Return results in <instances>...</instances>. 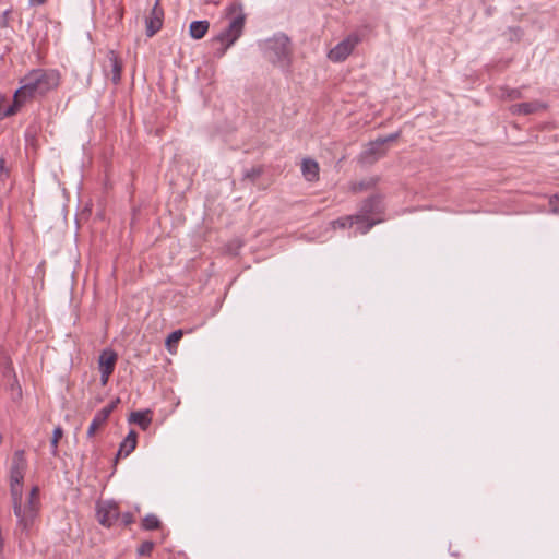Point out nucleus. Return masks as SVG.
I'll use <instances>...</instances> for the list:
<instances>
[{
  "instance_id": "nucleus-1",
  "label": "nucleus",
  "mask_w": 559,
  "mask_h": 559,
  "mask_svg": "<svg viewBox=\"0 0 559 559\" xmlns=\"http://www.w3.org/2000/svg\"><path fill=\"white\" fill-rule=\"evenodd\" d=\"M21 86L14 98L23 106L28 99L41 97L56 90L60 84V73L53 69H33L20 81Z\"/></svg>"
},
{
  "instance_id": "nucleus-2",
  "label": "nucleus",
  "mask_w": 559,
  "mask_h": 559,
  "mask_svg": "<svg viewBox=\"0 0 559 559\" xmlns=\"http://www.w3.org/2000/svg\"><path fill=\"white\" fill-rule=\"evenodd\" d=\"M226 17L230 20L228 26L213 38V41L221 44L216 57L221 58L227 49L233 46L242 35L246 24V13L240 2H234L226 8Z\"/></svg>"
},
{
  "instance_id": "nucleus-3",
  "label": "nucleus",
  "mask_w": 559,
  "mask_h": 559,
  "mask_svg": "<svg viewBox=\"0 0 559 559\" xmlns=\"http://www.w3.org/2000/svg\"><path fill=\"white\" fill-rule=\"evenodd\" d=\"M39 511V488L37 486L33 487L29 496L27 498V502L25 506H22V512L17 518L16 527L14 530V534L19 539L20 545L25 542L26 538L29 537L31 530L34 525V522L38 515Z\"/></svg>"
},
{
  "instance_id": "nucleus-4",
  "label": "nucleus",
  "mask_w": 559,
  "mask_h": 559,
  "mask_svg": "<svg viewBox=\"0 0 559 559\" xmlns=\"http://www.w3.org/2000/svg\"><path fill=\"white\" fill-rule=\"evenodd\" d=\"M292 56L290 39L285 34H277L266 41L265 57L282 70L289 72Z\"/></svg>"
},
{
  "instance_id": "nucleus-5",
  "label": "nucleus",
  "mask_w": 559,
  "mask_h": 559,
  "mask_svg": "<svg viewBox=\"0 0 559 559\" xmlns=\"http://www.w3.org/2000/svg\"><path fill=\"white\" fill-rule=\"evenodd\" d=\"M384 212L383 197L379 193L372 194L365 199L360 205L359 211L355 215V223L361 234H367L373 226L381 223L382 219H373L370 216L380 215Z\"/></svg>"
},
{
  "instance_id": "nucleus-6",
  "label": "nucleus",
  "mask_w": 559,
  "mask_h": 559,
  "mask_svg": "<svg viewBox=\"0 0 559 559\" xmlns=\"http://www.w3.org/2000/svg\"><path fill=\"white\" fill-rule=\"evenodd\" d=\"M400 132L391 133L386 136H379L374 141L367 144L366 150L362 152V158L369 163H373L386 153L385 144L396 141Z\"/></svg>"
},
{
  "instance_id": "nucleus-7",
  "label": "nucleus",
  "mask_w": 559,
  "mask_h": 559,
  "mask_svg": "<svg viewBox=\"0 0 559 559\" xmlns=\"http://www.w3.org/2000/svg\"><path fill=\"white\" fill-rule=\"evenodd\" d=\"M359 41L360 38L358 35L350 34L328 52V58L333 62L346 60Z\"/></svg>"
},
{
  "instance_id": "nucleus-8",
  "label": "nucleus",
  "mask_w": 559,
  "mask_h": 559,
  "mask_svg": "<svg viewBox=\"0 0 559 559\" xmlns=\"http://www.w3.org/2000/svg\"><path fill=\"white\" fill-rule=\"evenodd\" d=\"M96 516L100 525L111 527L120 518L119 507L114 501L98 502Z\"/></svg>"
},
{
  "instance_id": "nucleus-9",
  "label": "nucleus",
  "mask_w": 559,
  "mask_h": 559,
  "mask_svg": "<svg viewBox=\"0 0 559 559\" xmlns=\"http://www.w3.org/2000/svg\"><path fill=\"white\" fill-rule=\"evenodd\" d=\"M164 9L160 5V0H156L150 14L145 17V35L153 37L163 27L164 23Z\"/></svg>"
},
{
  "instance_id": "nucleus-10",
  "label": "nucleus",
  "mask_w": 559,
  "mask_h": 559,
  "mask_svg": "<svg viewBox=\"0 0 559 559\" xmlns=\"http://www.w3.org/2000/svg\"><path fill=\"white\" fill-rule=\"evenodd\" d=\"M27 469V461L24 450H16L12 456L10 466V484H24Z\"/></svg>"
},
{
  "instance_id": "nucleus-11",
  "label": "nucleus",
  "mask_w": 559,
  "mask_h": 559,
  "mask_svg": "<svg viewBox=\"0 0 559 559\" xmlns=\"http://www.w3.org/2000/svg\"><path fill=\"white\" fill-rule=\"evenodd\" d=\"M138 444V433L135 430L131 429L127 437L119 444V450L114 460L115 465L118 463L121 456L127 457L130 455L136 448Z\"/></svg>"
},
{
  "instance_id": "nucleus-12",
  "label": "nucleus",
  "mask_w": 559,
  "mask_h": 559,
  "mask_svg": "<svg viewBox=\"0 0 559 559\" xmlns=\"http://www.w3.org/2000/svg\"><path fill=\"white\" fill-rule=\"evenodd\" d=\"M301 173L307 181H318L320 174V167L318 162H316L312 158H304L301 163Z\"/></svg>"
},
{
  "instance_id": "nucleus-13",
  "label": "nucleus",
  "mask_w": 559,
  "mask_h": 559,
  "mask_svg": "<svg viewBox=\"0 0 559 559\" xmlns=\"http://www.w3.org/2000/svg\"><path fill=\"white\" fill-rule=\"evenodd\" d=\"M118 360L117 353L111 348L104 349L98 358L99 370L114 372L116 362Z\"/></svg>"
},
{
  "instance_id": "nucleus-14",
  "label": "nucleus",
  "mask_w": 559,
  "mask_h": 559,
  "mask_svg": "<svg viewBox=\"0 0 559 559\" xmlns=\"http://www.w3.org/2000/svg\"><path fill=\"white\" fill-rule=\"evenodd\" d=\"M128 421L138 425L142 430H146L152 424V411L131 412Z\"/></svg>"
},
{
  "instance_id": "nucleus-15",
  "label": "nucleus",
  "mask_w": 559,
  "mask_h": 559,
  "mask_svg": "<svg viewBox=\"0 0 559 559\" xmlns=\"http://www.w3.org/2000/svg\"><path fill=\"white\" fill-rule=\"evenodd\" d=\"M23 485L24 484H10V493L15 516H20L22 512Z\"/></svg>"
},
{
  "instance_id": "nucleus-16",
  "label": "nucleus",
  "mask_w": 559,
  "mask_h": 559,
  "mask_svg": "<svg viewBox=\"0 0 559 559\" xmlns=\"http://www.w3.org/2000/svg\"><path fill=\"white\" fill-rule=\"evenodd\" d=\"M107 57L111 66V81L114 84H118L121 80L122 61L114 50H110Z\"/></svg>"
},
{
  "instance_id": "nucleus-17",
  "label": "nucleus",
  "mask_w": 559,
  "mask_h": 559,
  "mask_svg": "<svg viewBox=\"0 0 559 559\" xmlns=\"http://www.w3.org/2000/svg\"><path fill=\"white\" fill-rule=\"evenodd\" d=\"M210 28V23L206 20L193 21L189 26V35L193 39L203 38Z\"/></svg>"
},
{
  "instance_id": "nucleus-18",
  "label": "nucleus",
  "mask_w": 559,
  "mask_h": 559,
  "mask_svg": "<svg viewBox=\"0 0 559 559\" xmlns=\"http://www.w3.org/2000/svg\"><path fill=\"white\" fill-rule=\"evenodd\" d=\"M543 108L538 102L521 103L513 106V112L519 115H531Z\"/></svg>"
},
{
  "instance_id": "nucleus-19",
  "label": "nucleus",
  "mask_w": 559,
  "mask_h": 559,
  "mask_svg": "<svg viewBox=\"0 0 559 559\" xmlns=\"http://www.w3.org/2000/svg\"><path fill=\"white\" fill-rule=\"evenodd\" d=\"M5 103V96L0 93V120L5 117L15 115L19 109L22 107L20 100L13 97V104L10 105L7 109H3V105Z\"/></svg>"
},
{
  "instance_id": "nucleus-20",
  "label": "nucleus",
  "mask_w": 559,
  "mask_h": 559,
  "mask_svg": "<svg viewBox=\"0 0 559 559\" xmlns=\"http://www.w3.org/2000/svg\"><path fill=\"white\" fill-rule=\"evenodd\" d=\"M0 370L3 377L9 378L14 372L12 360L4 349H0Z\"/></svg>"
},
{
  "instance_id": "nucleus-21",
  "label": "nucleus",
  "mask_w": 559,
  "mask_h": 559,
  "mask_svg": "<svg viewBox=\"0 0 559 559\" xmlns=\"http://www.w3.org/2000/svg\"><path fill=\"white\" fill-rule=\"evenodd\" d=\"M109 417L107 416L106 412H103L102 409L98 411L95 415V417L93 418L88 429H87V437L88 438H92L96 430L107 421Z\"/></svg>"
},
{
  "instance_id": "nucleus-22",
  "label": "nucleus",
  "mask_w": 559,
  "mask_h": 559,
  "mask_svg": "<svg viewBox=\"0 0 559 559\" xmlns=\"http://www.w3.org/2000/svg\"><path fill=\"white\" fill-rule=\"evenodd\" d=\"M378 181H379V179L374 178V177L364 179V180H360L357 182H352L349 189L353 193L361 192V191H365V190L376 187Z\"/></svg>"
},
{
  "instance_id": "nucleus-23",
  "label": "nucleus",
  "mask_w": 559,
  "mask_h": 559,
  "mask_svg": "<svg viewBox=\"0 0 559 559\" xmlns=\"http://www.w3.org/2000/svg\"><path fill=\"white\" fill-rule=\"evenodd\" d=\"M183 333L181 330L173 331L166 338L165 346L168 352L174 353Z\"/></svg>"
},
{
  "instance_id": "nucleus-24",
  "label": "nucleus",
  "mask_w": 559,
  "mask_h": 559,
  "mask_svg": "<svg viewBox=\"0 0 559 559\" xmlns=\"http://www.w3.org/2000/svg\"><path fill=\"white\" fill-rule=\"evenodd\" d=\"M141 526L145 531H154V530H158L162 526V523L155 514H147L142 520Z\"/></svg>"
},
{
  "instance_id": "nucleus-25",
  "label": "nucleus",
  "mask_w": 559,
  "mask_h": 559,
  "mask_svg": "<svg viewBox=\"0 0 559 559\" xmlns=\"http://www.w3.org/2000/svg\"><path fill=\"white\" fill-rule=\"evenodd\" d=\"M264 173L263 166H254L251 169H248L243 174V180H249L251 182H255L258 178L262 176Z\"/></svg>"
},
{
  "instance_id": "nucleus-26",
  "label": "nucleus",
  "mask_w": 559,
  "mask_h": 559,
  "mask_svg": "<svg viewBox=\"0 0 559 559\" xmlns=\"http://www.w3.org/2000/svg\"><path fill=\"white\" fill-rule=\"evenodd\" d=\"M63 436V429L58 426L53 429V433H52V438H51V453L53 456H57L58 455V443H59V440L62 438Z\"/></svg>"
},
{
  "instance_id": "nucleus-27",
  "label": "nucleus",
  "mask_w": 559,
  "mask_h": 559,
  "mask_svg": "<svg viewBox=\"0 0 559 559\" xmlns=\"http://www.w3.org/2000/svg\"><path fill=\"white\" fill-rule=\"evenodd\" d=\"M154 547L155 544L152 540H145L136 548V554L140 557H150L154 550Z\"/></svg>"
},
{
  "instance_id": "nucleus-28",
  "label": "nucleus",
  "mask_w": 559,
  "mask_h": 559,
  "mask_svg": "<svg viewBox=\"0 0 559 559\" xmlns=\"http://www.w3.org/2000/svg\"><path fill=\"white\" fill-rule=\"evenodd\" d=\"M353 224H356L355 223V215H348V216H344V217H340L335 221L332 222V225L334 228L338 227V228H346V227H350L353 226Z\"/></svg>"
},
{
  "instance_id": "nucleus-29",
  "label": "nucleus",
  "mask_w": 559,
  "mask_h": 559,
  "mask_svg": "<svg viewBox=\"0 0 559 559\" xmlns=\"http://www.w3.org/2000/svg\"><path fill=\"white\" fill-rule=\"evenodd\" d=\"M10 176V170L3 157H0V180L4 181Z\"/></svg>"
},
{
  "instance_id": "nucleus-30",
  "label": "nucleus",
  "mask_w": 559,
  "mask_h": 559,
  "mask_svg": "<svg viewBox=\"0 0 559 559\" xmlns=\"http://www.w3.org/2000/svg\"><path fill=\"white\" fill-rule=\"evenodd\" d=\"M120 403V399L116 397L114 401H111L107 406L102 408L103 412H106L107 416L109 417L110 414L116 409L118 404Z\"/></svg>"
},
{
  "instance_id": "nucleus-31",
  "label": "nucleus",
  "mask_w": 559,
  "mask_h": 559,
  "mask_svg": "<svg viewBox=\"0 0 559 559\" xmlns=\"http://www.w3.org/2000/svg\"><path fill=\"white\" fill-rule=\"evenodd\" d=\"M119 519H121V523L124 526H129L130 524H132L134 522V516L131 512H126L123 514H120Z\"/></svg>"
},
{
  "instance_id": "nucleus-32",
  "label": "nucleus",
  "mask_w": 559,
  "mask_h": 559,
  "mask_svg": "<svg viewBox=\"0 0 559 559\" xmlns=\"http://www.w3.org/2000/svg\"><path fill=\"white\" fill-rule=\"evenodd\" d=\"M11 14V10H7L0 16V27L4 28L9 26V16Z\"/></svg>"
},
{
  "instance_id": "nucleus-33",
  "label": "nucleus",
  "mask_w": 559,
  "mask_h": 559,
  "mask_svg": "<svg viewBox=\"0 0 559 559\" xmlns=\"http://www.w3.org/2000/svg\"><path fill=\"white\" fill-rule=\"evenodd\" d=\"M11 377L13 378V383H11V390L16 389L17 397L21 399L22 397V389H21L20 384L17 383V379H16L15 372H13L11 374Z\"/></svg>"
},
{
  "instance_id": "nucleus-34",
  "label": "nucleus",
  "mask_w": 559,
  "mask_h": 559,
  "mask_svg": "<svg viewBox=\"0 0 559 559\" xmlns=\"http://www.w3.org/2000/svg\"><path fill=\"white\" fill-rule=\"evenodd\" d=\"M507 96L510 98V99H518V98H521L522 97V94H521V91L518 90V88H512V90H509Z\"/></svg>"
},
{
  "instance_id": "nucleus-35",
  "label": "nucleus",
  "mask_w": 559,
  "mask_h": 559,
  "mask_svg": "<svg viewBox=\"0 0 559 559\" xmlns=\"http://www.w3.org/2000/svg\"><path fill=\"white\" fill-rule=\"evenodd\" d=\"M100 371V382L103 385H106L109 377L112 374V372L106 371V370H99Z\"/></svg>"
},
{
  "instance_id": "nucleus-36",
  "label": "nucleus",
  "mask_w": 559,
  "mask_h": 559,
  "mask_svg": "<svg viewBox=\"0 0 559 559\" xmlns=\"http://www.w3.org/2000/svg\"><path fill=\"white\" fill-rule=\"evenodd\" d=\"M47 0H31V3L33 5H41L46 2Z\"/></svg>"
}]
</instances>
